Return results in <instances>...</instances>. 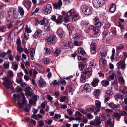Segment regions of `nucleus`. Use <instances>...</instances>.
I'll return each instance as SVG.
<instances>
[{"label":"nucleus","mask_w":127,"mask_h":127,"mask_svg":"<svg viewBox=\"0 0 127 127\" xmlns=\"http://www.w3.org/2000/svg\"><path fill=\"white\" fill-rule=\"evenodd\" d=\"M106 94L109 95H111L112 94V93L111 91L108 90L106 91Z\"/></svg>","instance_id":"nucleus-54"},{"label":"nucleus","mask_w":127,"mask_h":127,"mask_svg":"<svg viewBox=\"0 0 127 127\" xmlns=\"http://www.w3.org/2000/svg\"><path fill=\"white\" fill-rule=\"evenodd\" d=\"M30 58L32 60H33L34 58V56L35 53V50L33 48H31L30 49Z\"/></svg>","instance_id":"nucleus-16"},{"label":"nucleus","mask_w":127,"mask_h":127,"mask_svg":"<svg viewBox=\"0 0 127 127\" xmlns=\"http://www.w3.org/2000/svg\"><path fill=\"white\" fill-rule=\"evenodd\" d=\"M16 81L17 83H20L22 82V78L18 77V78L16 79Z\"/></svg>","instance_id":"nucleus-42"},{"label":"nucleus","mask_w":127,"mask_h":127,"mask_svg":"<svg viewBox=\"0 0 127 127\" xmlns=\"http://www.w3.org/2000/svg\"><path fill=\"white\" fill-rule=\"evenodd\" d=\"M91 85L89 84H86L84 87V88L82 90V92L83 93H86L87 92H89L91 89Z\"/></svg>","instance_id":"nucleus-12"},{"label":"nucleus","mask_w":127,"mask_h":127,"mask_svg":"<svg viewBox=\"0 0 127 127\" xmlns=\"http://www.w3.org/2000/svg\"><path fill=\"white\" fill-rule=\"evenodd\" d=\"M101 84L103 86L106 87L109 85V82L106 80H104L101 81Z\"/></svg>","instance_id":"nucleus-19"},{"label":"nucleus","mask_w":127,"mask_h":127,"mask_svg":"<svg viewBox=\"0 0 127 127\" xmlns=\"http://www.w3.org/2000/svg\"><path fill=\"white\" fill-rule=\"evenodd\" d=\"M47 103L46 102H44L41 104V106L43 109H45L46 106H47Z\"/></svg>","instance_id":"nucleus-47"},{"label":"nucleus","mask_w":127,"mask_h":127,"mask_svg":"<svg viewBox=\"0 0 127 127\" xmlns=\"http://www.w3.org/2000/svg\"><path fill=\"white\" fill-rule=\"evenodd\" d=\"M53 54L56 56H58L61 53V51L60 50L56 49L53 50Z\"/></svg>","instance_id":"nucleus-30"},{"label":"nucleus","mask_w":127,"mask_h":127,"mask_svg":"<svg viewBox=\"0 0 127 127\" xmlns=\"http://www.w3.org/2000/svg\"><path fill=\"white\" fill-rule=\"evenodd\" d=\"M86 116L88 119H92L93 117V115H92L90 113H88L86 115Z\"/></svg>","instance_id":"nucleus-51"},{"label":"nucleus","mask_w":127,"mask_h":127,"mask_svg":"<svg viewBox=\"0 0 127 127\" xmlns=\"http://www.w3.org/2000/svg\"><path fill=\"white\" fill-rule=\"evenodd\" d=\"M29 35L27 33H25L24 35V38L26 40H27L28 37L29 36Z\"/></svg>","instance_id":"nucleus-61"},{"label":"nucleus","mask_w":127,"mask_h":127,"mask_svg":"<svg viewBox=\"0 0 127 127\" xmlns=\"http://www.w3.org/2000/svg\"><path fill=\"white\" fill-rule=\"evenodd\" d=\"M75 13V11L74 10L72 9L69 11L67 14V16H73L74 13Z\"/></svg>","instance_id":"nucleus-29"},{"label":"nucleus","mask_w":127,"mask_h":127,"mask_svg":"<svg viewBox=\"0 0 127 127\" xmlns=\"http://www.w3.org/2000/svg\"><path fill=\"white\" fill-rule=\"evenodd\" d=\"M56 39V37L55 35L53 34H52L47 39V42L49 45H51L54 42Z\"/></svg>","instance_id":"nucleus-7"},{"label":"nucleus","mask_w":127,"mask_h":127,"mask_svg":"<svg viewBox=\"0 0 127 127\" xmlns=\"http://www.w3.org/2000/svg\"><path fill=\"white\" fill-rule=\"evenodd\" d=\"M95 125L96 126L99 125L101 123V120L99 118L95 119Z\"/></svg>","instance_id":"nucleus-32"},{"label":"nucleus","mask_w":127,"mask_h":127,"mask_svg":"<svg viewBox=\"0 0 127 127\" xmlns=\"http://www.w3.org/2000/svg\"><path fill=\"white\" fill-rule=\"evenodd\" d=\"M99 54L101 55V58H103V57H105L106 56V53L104 51H102L101 52H100Z\"/></svg>","instance_id":"nucleus-35"},{"label":"nucleus","mask_w":127,"mask_h":127,"mask_svg":"<svg viewBox=\"0 0 127 127\" xmlns=\"http://www.w3.org/2000/svg\"><path fill=\"white\" fill-rule=\"evenodd\" d=\"M18 13L20 14L19 15L20 16L21 18L23 16L24 13V11L23 8L20 7H19L18 9Z\"/></svg>","instance_id":"nucleus-20"},{"label":"nucleus","mask_w":127,"mask_h":127,"mask_svg":"<svg viewBox=\"0 0 127 127\" xmlns=\"http://www.w3.org/2000/svg\"><path fill=\"white\" fill-rule=\"evenodd\" d=\"M96 101L97 102V103H96L95 105L96 106V107L98 109L97 110L99 111L100 110V104H101V102L99 101Z\"/></svg>","instance_id":"nucleus-38"},{"label":"nucleus","mask_w":127,"mask_h":127,"mask_svg":"<svg viewBox=\"0 0 127 127\" xmlns=\"http://www.w3.org/2000/svg\"><path fill=\"white\" fill-rule=\"evenodd\" d=\"M125 59H123V60H120L116 64L117 66L118 69H119V66H121V68L122 69H125L126 66V64L125 63Z\"/></svg>","instance_id":"nucleus-5"},{"label":"nucleus","mask_w":127,"mask_h":127,"mask_svg":"<svg viewBox=\"0 0 127 127\" xmlns=\"http://www.w3.org/2000/svg\"><path fill=\"white\" fill-rule=\"evenodd\" d=\"M7 76L9 77H13V72L11 71H9L8 73Z\"/></svg>","instance_id":"nucleus-49"},{"label":"nucleus","mask_w":127,"mask_h":127,"mask_svg":"<svg viewBox=\"0 0 127 127\" xmlns=\"http://www.w3.org/2000/svg\"><path fill=\"white\" fill-rule=\"evenodd\" d=\"M86 77L85 76L84 74L83 75H81L80 81L83 83H85L86 81Z\"/></svg>","instance_id":"nucleus-34"},{"label":"nucleus","mask_w":127,"mask_h":127,"mask_svg":"<svg viewBox=\"0 0 127 127\" xmlns=\"http://www.w3.org/2000/svg\"><path fill=\"white\" fill-rule=\"evenodd\" d=\"M108 34V32L105 31H103L102 32V36L103 37H105Z\"/></svg>","instance_id":"nucleus-40"},{"label":"nucleus","mask_w":127,"mask_h":127,"mask_svg":"<svg viewBox=\"0 0 127 127\" xmlns=\"http://www.w3.org/2000/svg\"><path fill=\"white\" fill-rule=\"evenodd\" d=\"M115 10V5L114 4H112L110 6L109 9V12H113Z\"/></svg>","instance_id":"nucleus-31"},{"label":"nucleus","mask_w":127,"mask_h":127,"mask_svg":"<svg viewBox=\"0 0 127 127\" xmlns=\"http://www.w3.org/2000/svg\"><path fill=\"white\" fill-rule=\"evenodd\" d=\"M59 101L61 102L65 101L66 103H68V99L66 96H62L61 97Z\"/></svg>","instance_id":"nucleus-21"},{"label":"nucleus","mask_w":127,"mask_h":127,"mask_svg":"<svg viewBox=\"0 0 127 127\" xmlns=\"http://www.w3.org/2000/svg\"><path fill=\"white\" fill-rule=\"evenodd\" d=\"M114 97L116 99H120L122 100L124 98V95L122 94L119 95L118 94H117L115 95Z\"/></svg>","instance_id":"nucleus-27"},{"label":"nucleus","mask_w":127,"mask_h":127,"mask_svg":"<svg viewBox=\"0 0 127 127\" xmlns=\"http://www.w3.org/2000/svg\"><path fill=\"white\" fill-rule=\"evenodd\" d=\"M4 13V11L1 9H0V18L2 17Z\"/></svg>","instance_id":"nucleus-64"},{"label":"nucleus","mask_w":127,"mask_h":127,"mask_svg":"<svg viewBox=\"0 0 127 127\" xmlns=\"http://www.w3.org/2000/svg\"><path fill=\"white\" fill-rule=\"evenodd\" d=\"M3 80L4 81L3 82V84L4 86L7 89L10 88L11 87L10 85L12 83L9 78L6 77L4 78Z\"/></svg>","instance_id":"nucleus-4"},{"label":"nucleus","mask_w":127,"mask_h":127,"mask_svg":"<svg viewBox=\"0 0 127 127\" xmlns=\"http://www.w3.org/2000/svg\"><path fill=\"white\" fill-rule=\"evenodd\" d=\"M81 24L82 25L84 26H85L86 25H89V22L84 21H82L81 22Z\"/></svg>","instance_id":"nucleus-56"},{"label":"nucleus","mask_w":127,"mask_h":127,"mask_svg":"<svg viewBox=\"0 0 127 127\" xmlns=\"http://www.w3.org/2000/svg\"><path fill=\"white\" fill-rule=\"evenodd\" d=\"M117 70V73L119 76H120L121 75V71L119 69H118V67L116 69Z\"/></svg>","instance_id":"nucleus-62"},{"label":"nucleus","mask_w":127,"mask_h":127,"mask_svg":"<svg viewBox=\"0 0 127 127\" xmlns=\"http://www.w3.org/2000/svg\"><path fill=\"white\" fill-rule=\"evenodd\" d=\"M18 65L17 64H15L14 65L13 67V69L14 70H16L18 68Z\"/></svg>","instance_id":"nucleus-63"},{"label":"nucleus","mask_w":127,"mask_h":127,"mask_svg":"<svg viewBox=\"0 0 127 127\" xmlns=\"http://www.w3.org/2000/svg\"><path fill=\"white\" fill-rule=\"evenodd\" d=\"M100 30V29L99 28H96L94 26L93 29V31L94 32V34H97L99 33Z\"/></svg>","instance_id":"nucleus-25"},{"label":"nucleus","mask_w":127,"mask_h":127,"mask_svg":"<svg viewBox=\"0 0 127 127\" xmlns=\"http://www.w3.org/2000/svg\"><path fill=\"white\" fill-rule=\"evenodd\" d=\"M61 117V115L60 114H55V115L53 118H55L56 119H58L60 118Z\"/></svg>","instance_id":"nucleus-53"},{"label":"nucleus","mask_w":127,"mask_h":127,"mask_svg":"<svg viewBox=\"0 0 127 127\" xmlns=\"http://www.w3.org/2000/svg\"><path fill=\"white\" fill-rule=\"evenodd\" d=\"M124 46L123 44H121L116 47V49L117 50H120L124 48Z\"/></svg>","instance_id":"nucleus-43"},{"label":"nucleus","mask_w":127,"mask_h":127,"mask_svg":"<svg viewBox=\"0 0 127 127\" xmlns=\"http://www.w3.org/2000/svg\"><path fill=\"white\" fill-rule=\"evenodd\" d=\"M60 82L63 85H65L66 84V81L63 79H61L60 80Z\"/></svg>","instance_id":"nucleus-59"},{"label":"nucleus","mask_w":127,"mask_h":127,"mask_svg":"<svg viewBox=\"0 0 127 127\" xmlns=\"http://www.w3.org/2000/svg\"><path fill=\"white\" fill-rule=\"evenodd\" d=\"M7 54V52H3L1 53L0 54V56L2 58H3Z\"/></svg>","instance_id":"nucleus-44"},{"label":"nucleus","mask_w":127,"mask_h":127,"mask_svg":"<svg viewBox=\"0 0 127 127\" xmlns=\"http://www.w3.org/2000/svg\"><path fill=\"white\" fill-rule=\"evenodd\" d=\"M51 26L50 24H47L44 26V30L47 31H48L51 29Z\"/></svg>","instance_id":"nucleus-33"},{"label":"nucleus","mask_w":127,"mask_h":127,"mask_svg":"<svg viewBox=\"0 0 127 127\" xmlns=\"http://www.w3.org/2000/svg\"><path fill=\"white\" fill-rule=\"evenodd\" d=\"M38 122L39 125L40 127H42L44 125V123L43 121H38Z\"/></svg>","instance_id":"nucleus-52"},{"label":"nucleus","mask_w":127,"mask_h":127,"mask_svg":"<svg viewBox=\"0 0 127 127\" xmlns=\"http://www.w3.org/2000/svg\"><path fill=\"white\" fill-rule=\"evenodd\" d=\"M119 107H120L119 104H118L117 105H116L114 104L113 108L114 109H116L118 108H119Z\"/></svg>","instance_id":"nucleus-55"},{"label":"nucleus","mask_w":127,"mask_h":127,"mask_svg":"<svg viewBox=\"0 0 127 127\" xmlns=\"http://www.w3.org/2000/svg\"><path fill=\"white\" fill-rule=\"evenodd\" d=\"M37 101V97L36 96L34 95L32 99L29 100L30 104H35Z\"/></svg>","instance_id":"nucleus-18"},{"label":"nucleus","mask_w":127,"mask_h":127,"mask_svg":"<svg viewBox=\"0 0 127 127\" xmlns=\"http://www.w3.org/2000/svg\"><path fill=\"white\" fill-rule=\"evenodd\" d=\"M114 116L115 117H116L119 119H120L121 117V116L120 114L118 113H115L114 114Z\"/></svg>","instance_id":"nucleus-58"},{"label":"nucleus","mask_w":127,"mask_h":127,"mask_svg":"<svg viewBox=\"0 0 127 127\" xmlns=\"http://www.w3.org/2000/svg\"><path fill=\"white\" fill-rule=\"evenodd\" d=\"M118 80L120 82L122 83L123 84L125 83L123 77H119V78Z\"/></svg>","instance_id":"nucleus-50"},{"label":"nucleus","mask_w":127,"mask_h":127,"mask_svg":"<svg viewBox=\"0 0 127 127\" xmlns=\"http://www.w3.org/2000/svg\"><path fill=\"white\" fill-rule=\"evenodd\" d=\"M100 91L99 89H98L95 91L94 93V95L95 96H97L98 95Z\"/></svg>","instance_id":"nucleus-41"},{"label":"nucleus","mask_w":127,"mask_h":127,"mask_svg":"<svg viewBox=\"0 0 127 127\" xmlns=\"http://www.w3.org/2000/svg\"><path fill=\"white\" fill-rule=\"evenodd\" d=\"M114 119L112 120H111L110 119H108L105 122V126L106 127H107L108 126L110 127H114Z\"/></svg>","instance_id":"nucleus-8"},{"label":"nucleus","mask_w":127,"mask_h":127,"mask_svg":"<svg viewBox=\"0 0 127 127\" xmlns=\"http://www.w3.org/2000/svg\"><path fill=\"white\" fill-rule=\"evenodd\" d=\"M101 22H97L96 23L95 26L97 27H99L101 25Z\"/></svg>","instance_id":"nucleus-57"},{"label":"nucleus","mask_w":127,"mask_h":127,"mask_svg":"<svg viewBox=\"0 0 127 127\" xmlns=\"http://www.w3.org/2000/svg\"><path fill=\"white\" fill-rule=\"evenodd\" d=\"M62 6V2L61 0H59L56 3L53 4L54 8L59 9Z\"/></svg>","instance_id":"nucleus-14"},{"label":"nucleus","mask_w":127,"mask_h":127,"mask_svg":"<svg viewBox=\"0 0 127 127\" xmlns=\"http://www.w3.org/2000/svg\"><path fill=\"white\" fill-rule=\"evenodd\" d=\"M91 74V72L89 71V68H88L84 70L83 72L81 75H83V74H84L85 77L87 76H88V77H89V75L90 76Z\"/></svg>","instance_id":"nucleus-17"},{"label":"nucleus","mask_w":127,"mask_h":127,"mask_svg":"<svg viewBox=\"0 0 127 127\" xmlns=\"http://www.w3.org/2000/svg\"><path fill=\"white\" fill-rule=\"evenodd\" d=\"M6 27L5 26L2 27L0 29V31L2 32H4L6 30Z\"/></svg>","instance_id":"nucleus-46"},{"label":"nucleus","mask_w":127,"mask_h":127,"mask_svg":"<svg viewBox=\"0 0 127 127\" xmlns=\"http://www.w3.org/2000/svg\"><path fill=\"white\" fill-rule=\"evenodd\" d=\"M25 90L26 91L28 92H31L32 91V89L31 88L29 87H26L25 88Z\"/></svg>","instance_id":"nucleus-60"},{"label":"nucleus","mask_w":127,"mask_h":127,"mask_svg":"<svg viewBox=\"0 0 127 127\" xmlns=\"http://www.w3.org/2000/svg\"><path fill=\"white\" fill-rule=\"evenodd\" d=\"M63 20L62 19V17L61 16H59L56 19L55 22L57 24H61L63 22Z\"/></svg>","instance_id":"nucleus-24"},{"label":"nucleus","mask_w":127,"mask_h":127,"mask_svg":"<svg viewBox=\"0 0 127 127\" xmlns=\"http://www.w3.org/2000/svg\"><path fill=\"white\" fill-rule=\"evenodd\" d=\"M47 23V20L44 18H43L42 20H38L36 19V23L35 24V25H37L38 24L42 25H44L46 24Z\"/></svg>","instance_id":"nucleus-10"},{"label":"nucleus","mask_w":127,"mask_h":127,"mask_svg":"<svg viewBox=\"0 0 127 127\" xmlns=\"http://www.w3.org/2000/svg\"><path fill=\"white\" fill-rule=\"evenodd\" d=\"M85 64L86 63L83 62H81L79 64V68L80 71H82L83 70L84 68Z\"/></svg>","instance_id":"nucleus-23"},{"label":"nucleus","mask_w":127,"mask_h":127,"mask_svg":"<svg viewBox=\"0 0 127 127\" xmlns=\"http://www.w3.org/2000/svg\"><path fill=\"white\" fill-rule=\"evenodd\" d=\"M91 52L93 54H95L96 52V46L95 44L92 42L90 44Z\"/></svg>","instance_id":"nucleus-11"},{"label":"nucleus","mask_w":127,"mask_h":127,"mask_svg":"<svg viewBox=\"0 0 127 127\" xmlns=\"http://www.w3.org/2000/svg\"><path fill=\"white\" fill-rule=\"evenodd\" d=\"M24 26V25L23 24H21L17 28V30L19 31V32L22 31Z\"/></svg>","instance_id":"nucleus-37"},{"label":"nucleus","mask_w":127,"mask_h":127,"mask_svg":"<svg viewBox=\"0 0 127 127\" xmlns=\"http://www.w3.org/2000/svg\"><path fill=\"white\" fill-rule=\"evenodd\" d=\"M20 94L22 99L18 94H13V97L14 100L17 101L18 107L20 108H22L23 105L26 104L27 101L23 93H21Z\"/></svg>","instance_id":"nucleus-1"},{"label":"nucleus","mask_w":127,"mask_h":127,"mask_svg":"<svg viewBox=\"0 0 127 127\" xmlns=\"http://www.w3.org/2000/svg\"><path fill=\"white\" fill-rule=\"evenodd\" d=\"M99 81V80L97 78H94L93 81L91 82L92 86L94 87L97 86Z\"/></svg>","instance_id":"nucleus-15"},{"label":"nucleus","mask_w":127,"mask_h":127,"mask_svg":"<svg viewBox=\"0 0 127 127\" xmlns=\"http://www.w3.org/2000/svg\"><path fill=\"white\" fill-rule=\"evenodd\" d=\"M30 75L34 79H35L36 74L38 73L37 72L36 70H33L32 69H31L29 71Z\"/></svg>","instance_id":"nucleus-13"},{"label":"nucleus","mask_w":127,"mask_h":127,"mask_svg":"<svg viewBox=\"0 0 127 127\" xmlns=\"http://www.w3.org/2000/svg\"><path fill=\"white\" fill-rule=\"evenodd\" d=\"M82 8L83 12L85 15H88L91 13L90 9L85 5L82 6Z\"/></svg>","instance_id":"nucleus-6"},{"label":"nucleus","mask_w":127,"mask_h":127,"mask_svg":"<svg viewBox=\"0 0 127 127\" xmlns=\"http://www.w3.org/2000/svg\"><path fill=\"white\" fill-rule=\"evenodd\" d=\"M99 63L101 65H107L106 61L103 58H101L99 61Z\"/></svg>","instance_id":"nucleus-26"},{"label":"nucleus","mask_w":127,"mask_h":127,"mask_svg":"<svg viewBox=\"0 0 127 127\" xmlns=\"http://www.w3.org/2000/svg\"><path fill=\"white\" fill-rule=\"evenodd\" d=\"M44 7L45 10L43 11L44 13L47 15L51 13L52 8L51 5L50 4H47Z\"/></svg>","instance_id":"nucleus-9"},{"label":"nucleus","mask_w":127,"mask_h":127,"mask_svg":"<svg viewBox=\"0 0 127 127\" xmlns=\"http://www.w3.org/2000/svg\"><path fill=\"white\" fill-rule=\"evenodd\" d=\"M59 81H58L56 80H54L52 82V85L55 87L56 86L58 85H59Z\"/></svg>","instance_id":"nucleus-36"},{"label":"nucleus","mask_w":127,"mask_h":127,"mask_svg":"<svg viewBox=\"0 0 127 127\" xmlns=\"http://www.w3.org/2000/svg\"><path fill=\"white\" fill-rule=\"evenodd\" d=\"M9 16L7 18L9 20H15L17 18H21L20 16L18 14L17 10L16 8H11L9 10L8 12Z\"/></svg>","instance_id":"nucleus-2"},{"label":"nucleus","mask_w":127,"mask_h":127,"mask_svg":"<svg viewBox=\"0 0 127 127\" xmlns=\"http://www.w3.org/2000/svg\"><path fill=\"white\" fill-rule=\"evenodd\" d=\"M17 50L20 52H23L24 51L23 49L21 47V46H20L19 47L17 46Z\"/></svg>","instance_id":"nucleus-45"},{"label":"nucleus","mask_w":127,"mask_h":127,"mask_svg":"<svg viewBox=\"0 0 127 127\" xmlns=\"http://www.w3.org/2000/svg\"><path fill=\"white\" fill-rule=\"evenodd\" d=\"M82 43V41H79L78 42L77 41H74V44L75 46H80L81 45Z\"/></svg>","instance_id":"nucleus-39"},{"label":"nucleus","mask_w":127,"mask_h":127,"mask_svg":"<svg viewBox=\"0 0 127 127\" xmlns=\"http://www.w3.org/2000/svg\"><path fill=\"white\" fill-rule=\"evenodd\" d=\"M104 2V0H93V1L94 6L96 8L102 6Z\"/></svg>","instance_id":"nucleus-3"},{"label":"nucleus","mask_w":127,"mask_h":127,"mask_svg":"<svg viewBox=\"0 0 127 127\" xmlns=\"http://www.w3.org/2000/svg\"><path fill=\"white\" fill-rule=\"evenodd\" d=\"M39 84L41 87H44L46 85V83L45 81L43 79H40L38 82Z\"/></svg>","instance_id":"nucleus-22"},{"label":"nucleus","mask_w":127,"mask_h":127,"mask_svg":"<svg viewBox=\"0 0 127 127\" xmlns=\"http://www.w3.org/2000/svg\"><path fill=\"white\" fill-rule=\"evenodd\" d=\"M9 63H4L3 64V66L4 68L7 69L9 67Z\"/></svg>","instance_id":"nucleus-48"},{"label":"nucleus","mask_w":127,"mask_h":127,"mask_svg":"<svg viewBox=\"0 0 127 127\" xmlns=\"http://www.w3.org/2000/svg\"><path fill=\"white\" fill-rule=\"evenodd\" d=\"M31 2L30 1L26 2L25 4V6L27 8L28 10H29L31 6Z\"/></svg>","instance_id":"nucleus-28"}]
</instances>
